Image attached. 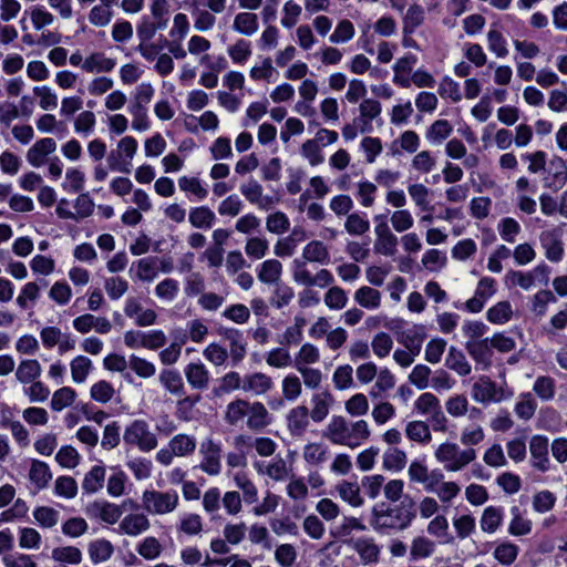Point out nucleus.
Instances as JSON below:
<instances>
[{
	"instance_id": "9b49d317",
	"label": "nucleus",
	"mask_w": 567,
	"mask_h": 567,
	"mask_svg": "<svg viewBox=\"0 0 567 567\" xmlns=\"http://www.w3.org/2000/svg\"><path fill=\"white\" fill-rule=\"evenodd\" d=\"M184 373L187 382L193 389L205 390L209 383V372L206 367L202 363H189L184 369Z\"/></svg>"
},
{
	"instance_id": "0eeeda50",
	"label": "nucleus",
	"mask_w": 567,
	"mask_h": 567,
	"mask_svg": "<svg viewBox=\"0 0 567 567\" xmlns=\"http://www.w3.org/2000/svg\"><path fill=\"white\" fill-rule=\"evenodd\" d=\"M465 349L472 359L483 365L484 369H488L492 365L493 350L488 338L481 340H467Z\"/></svg>"
},
{
	"instance_id": "37998d69",
	"label": "nucleus",
	"mask_w": 567,
	"mask_h": 567,
	"mask_svg": "<svg viewBox=\"0 0 567 567\" xmlns=\"http://www.w3.org/2000/svg\"><path fill=\"white\" fill-rule=\"evenodd\" d=\"M248 406H249V402L246 400L237 399V400L230 402L227 405L225 420L229 424L235 425L238 421H240L247 414Z\"/></svg>"
},
{
	"instance_id": "e433bc0d",
	"label": "nucleus",
	"mask_w": 567,
	"mask_h": 567,
	"mask_svg": "<svg viewBox=\"0 0 567 567\" xmlns=\"http://www.w3.org/2000/svg\"><path fill=\"white\" fill-rule=\"evenodd\" d=\"M512 306L508 301H499L488 309L486 317L492 323L502 324L512 318Z\"/></svg>"
},
{
	"instance_id": "aec40b11",
	"label": "nucleus",
	"mask_w": 567,
	"mask_h": 567,
	"mask_svg": "<svg viewBox=\"0 0 567 567\" xmlns=\"http://www.w3.org/2000/svg\"><path fill=\"white\" fill-rule=\"evenodd\" d=\"M105 468L101 465L93 466L84 476L82 488L87 494H93L103 487Z\"/></svg>"
},
{
	"instance_id": "4be33fe9",
	"label": "nucleus",
	"mask_w": 567,
	"mask_h": 567,
	"mask_svg": "<svg viewBox=\"0 0 567 567\" xmlns=\"http://www.w3.org/2000/svg\"><path fill=\"white\" fill-rule=\"evenodd\" d=\"M159 381L172 394H185L183 378L177 370H163L159 374Z\"/></svg>"
},
{
	"instance_id": "a211bd4d",
	"label": "nucleus",
	"mask_w": 567,
	"mask_h": 567,
	"mask_svg": "<svg viewBox=\"0 0 567 567\" xmlns=\"http://www.w3.org/2000/svg\"><path fill=\"white\" fill-rule=\"evenodd\" d=\"M445 365L455 371L457 374L465 377L471 373V365L467 362L464 353L455 347H450Z\"/></svg>"
},
{
	"instance_id": "393cba45",
	"label": "nucleus",
	"mask_w": 567,
	"mask_h": 567,
	"mask_svg": "<svg viewBox=\"0 0 567 567\" xmlns=\"http://www.w3.org/2000/svg\"><path fill=\"white\" fill-rule=\"evenodd\" d=\"M89 555L94 564L107 560L114 551L111 542L106 539H96L89 544Z\"/></svg>"
},
{
	"instance_id": "338daca9",
	"label": "nucleus",
	"mask_w": 567,
	"mask_h": 567,
	"mask_svg": "<svg viewBox=\"0 0 567 567\" xmlns=\"http://www.w3.org/2000/svg\"><path fill=\"white\" fill-rule=\"evenodd\" d=\"M369 404L364 394L358 393L346 402V410L351 415H363L368 412Z\"/></svg>"
},
{
	"instance_id": "a878e982",
	"label": "nucleus",
	"mask_w": 567,
	"mask_h": 567,
	"mask_svg": "<svg viewBox=\"0 0 567 567\" xmlns=\"http://www.w3.org/2000/svg\"><path fill=\"white\" fill-rule=\"evenodd\" d=\"M333 402V396L329 391L312 396L313 409L310 416L315 422H321L329 413V403Z\"/></svg>"
},
{
	"instance_id": "13d9d810",
	"label": "nucleus",
	"mask_w": 567,
	"mask_h": 567,
	"mask_svg": "<svg viewBox=\"0 0 567 567\" xmlns=\"http://www.w3.org/2000/svg\"><path fill=\"white\" fill-rule=\"evenodd\" d=\"M348 301L344 290L340 287L330 288L326 296L324 302L330 309H342Z\"/></svg>"
},
{
	"instance_id": "6e6d98bb",
	"label": "nucleus",
	"mask_w": 567,
	"mask_h": 567,
	"mask_svg": "<svg viewBox=\"0 0 567 567\" xmlns=\"http://www.w3.org/2000/svg\"><path fill=\"white\" fill-rule=\"evenodd\" d=\"M293 296L295 293L291 287L277 282L274 297L271 298V305L280 309L287 306Z\"/></svg>"
},
{
	"instance_id": "de8ad7c7",
	"label": "nucleus",
	"mask_w": 567,
	"mask_h": 567,
	"mask_svg": "<svg viewBox=\"0 0 567 567\" xmlns=\"http://www.w3.org/2000/svg\"><path fill=\"white\" fill-rule=\"evenodd\" d=\"M452 126L446 120L435 121L427 130L426 137L436 143H441L450 136Z\"/></svg>"
},
{
	"instance_id": "c03bdc74",
	"label": "nucleus",
	"mask_w": 567,
	"mask_h": 567,
	"mask_svg": "<svg viewBox=\"0 0 567 567\" xmlns=\"http://www.w3.org/2000/svg\"><path fill=\"white\" fill-rule=\"evenodd\" d=\"M35 520L41 527L51 528L58 524L59 512L52 507L40 506L33 512Z\"/></svg>"
},
{
	"instance_id": "ea45409f",
	"label": "nucleus",
	"mask_w": 567,
	"mask_h": 567,
	"mask_svg": "<svg viewBox=\"0 0 567 567\" xmlns=\"http://www.w3.org/2000/svg\"><path fill=\"white\" fill-rule=\"evenodd\" d=\"M91 368L92 362L87 357L78 355L74 358L71 362V374L73 381L76 383L84 382Z\"/></svg>"
},
{
	"instance_id": "09e8293b",
	"label": "nucleus",
	"mask_w": 567,
	"mask_h": 567,
	"mask_svg": "<svg viewBox=\"0 0 567 567\" xmlns=\"http://www.w3.org/2000/svg\"><path fill=\"white\" fill-rule=\"evenodd\" d=\"M512 514L514 517L509 524L508 532L515 536H523L529 534L532 530L530 520H526L520 517V511L517 506H514L512 508Z\"/></svg>"
},
{
	"instance_id": "774afa93",
	"label": "nucleus",
	"mask_w": 567,
	"mask_h": 567,
	"mask_svg": "<svg viewBox=\"0 0 567 567\" xmlns=\"http://www.w3.org/2000/svg\"><path fill=\"white\" fill-rule=\"evenodd\" d=\"M555 501L556 498L551 492L543 491L534 496L533 507L538 513H545L554 507Z\"/></svg>"
},
{
	"instance_id": "5fc2aeb1",
	"label": "nucleus",
	"mask_w": 567,
	"mask_h": 567,
	"mask_svg": "<svg viewBox=\"0 0 567 567\" xmlns=\"http://www.w3.org/2000/svg\"><path fill=\"white\" fill-rule=\"evenodd\" d=\"M235 482L236 485L243 491L244 498L247 503H254L257 501V489L245 473H237L235 475Z\"/></svg>"
},
{
	"instance_id": "c9c22d12",
	"label": "nucleus",
	"mask_w": 567,
	"mask_h": 567,
	"mask_svg": "<svg viewBox=\"0 0 567 567\" xmlns=\"http://www.w3.org/2000/svg\"><path fill=\"white\" fill-rule=\"evenodd\" d=\"M169 446L175 455L184 456L195 451L196 441L186 434H178L171 440Z\"/></svg>"
},
{
	"instance_id": "f3484780",
	"label": "nucleus",
	"mask_w": 567,
	"mask_h": 567,
	"mask_svg": "<svg viewBox=\"0 0 567 567\" xmlns=\"http://www.w3.org/2000/svg\"><path fill=\"white\" fill-rule=\"evenodd\" d=\"M120 528L127 535L136 536L150 528V520L144 514H130L122 519Z\"/></svg>"
},
{
	"instance_id": "f257e3e1",
	"label": "nucleus",
	"mask_w": 567,
	"mask_h": 567,
	"mask_svg": "<svg viewBox=\"0 0 567 567\" xmlns=\"http://www.w3.org/2000/svg\"><path fill=\"white\" fill-rule=\"evenodd\" d=\"M416 503L405 495L399 504L381 502L372 507L370 525L380 534L392 535L406 529L416 517Z\"/></svg>"
},
{
	"instance_id": "680f3d73",
	"label": "nucleus",
	"mask_w": 567,
	"mask_h": 567,
	"mask_svg": "<svg viewBox=\"0 0 567 567\" xmlns=\"http://www.w3.org/2000/svg\"><path fill=\"white\" fill-rule=\"evenodd\" d=\"M130 367L137 375L142 378H150L155 373V367L153 363L135 354L130 357Z\"/></svg>"
},
{
	"instance_id": "4468645a",
	"label": "nucleus",
	"mask_w": 567,
	"mask_h": 567,
	"mask_svg": "<svg viewBox=\"0 0 567 567\" xmlns=\"http://www.w3.org/2000/svg\"><path fill=\"white\" fill-rule=\"evenodd\" d=\"M375 221V234H377V244L374 248H394L398 244L396 237L390 230V227L386 221V215H377L374 217Z\"/></svg>"
},
{
	"instance_id": "864d4df0",
	"label": "nucleus",
	"mask_w": 567,
	"mask_h": 567,
	"mask_svg": "<svg viewBox=\"0 0 567 567\" xmlns=\"http://www.w3.org/2000/svg\"><path fill=\"white\" fill-rule=\"evenodd\" d=\"M89 526L84 518L72 517L62 525V533L70 537H79L86 533Z\"/></svg>"
},
{
	"instance_id": "c756f323",
	"label": "nucleus",
	"mask_w": 567,
	"mask_h": 567,
	"mask_svg": "<svg viewBox=\"0 0 567 567\" xmlns=\"http://www.w3.org/2000/svg\"><path fill=\"white\" fill-rule=\"evenodd\" d=\"M233 28L241 34L251 35L258 29L257 16L249 12L238 13L235 17Z\"/></svg>"
},
{
	"instance_id": "49530a36",
	"label": "nucleus",
	"mask_w": 567,
	"mask_h": 567,
	"mask_svg": "<svg viewBox=\"0 0 567 567\" xmlns=\"http://www.w3.org/2000/svg\"><path fill=\"white\" fill-rule=\"evenodd\" d=\"M281 274V264L278 260L271 259L266 260L261 265V269L258 274L260 281L266 284L277 282Z\"/></svg>"
},
{
	"instance_id": "dca6fc26",
	"label": "nucleus",
	"mask_w": 567,
	"mask_h": 567,
	"mask_svg": "<svg viewBox=\"0 0 567 567\" xmlns=\"http://www.w3.org/2000/svg\"><path fill=\"white\" fill-rule=\"evenodd\" d=\"M249 417L247 426L254 431H260L270 424V419L267 409L260 402L249 404Z\"/></svg>"
},
{
	"instance_id": "9d476101",
	"label": "nucleus",
	"mask_w": 567,
	"mask_h": 567,
	"mask_svg": "<svg viewBox=\"0 0 567 567\" xmlns=\"http://www.w3.org/2000/svg\"><path fill=\"white\" fill-rule=\"evenodd\" d=\"M348 545L359 554L364 564L378 561L380 548L372 538L360 537L357 539H350L348 540Z\"/></svg>"
},
{
	"instance_id": "2eb2a0df",
	"label": "nucleus",
	"mask_w": 567,
	"mask_h": 567,
	"mask_svg": "<svg viewBox=\"0 0 567 567\" xmlns=\"http://www.w3.org/2000/svg\"><path fill=\"white\" fill-rule=\"evenodd\" d=\"M309 410L305 405L292 409L288 416V427L292 435H302L309 424Z\"/></svg>"
},
{
	"instance_id": "5701e85b",
	"label": "nucleus",
	"mask_w": 567,
	"mask_h": 567,
	"mask_svg": "<svg viewBox=\"0 0 567 567\" xmlns=\"http://www.w3.org/2000/svg\"><path fill=\"white\" fill-rule=\"evenodd\" d=\"M272 386L271 378L261 372L246 375L244 379L243 390L254 391L257 394L267 392Z\"/></svg>"
},
{
	"instance_id": "603ef678",
	"label": "nucleus",
	"mask_w": 567,
	"mask_h": 567,
	"mask_svg": "<svg viewBox=\"0 0 567 567\" xmlns=\"http://www.w3.org/2000/svg\"><path fill=\"white\" fill-rule=\"evenodd\" d=\"M392 346H393V341H392L391 337L385 332L377 333L371 343L373 352L379 358L386 357L390 353Z\"/></svg>"
},
{
	"instance_id": "e2e57ef3",
	"label": "nucleus",
	"mask_w": 567,
	"mask_h": 567,
	"mask_svg": "<svg viewBox=\"0 0 567 567\" xmlns=\"http://www.w3.org/2000/svg\"><path fill=\"white\" fill-rule=\"evenodd\" d=\"M56 462L68 468H73L79 463V454L72 446H63L55 455Z\"/></svg>"
},
{
	"instance_id": "79ce46f5",
	"label": "nucleus",
	"mask_w": 567,
	"mask_h": 567,
	"mask_svg": "<svg viewBox=\"0 0 567 567\" xmlns=\"http://www.w3.org/2000/svg\"><path fill=\"white\" fill-rule=\"evenodd\" d=\"M519 548L517 545L505 542L499 544L494 550V557L502 565H511L513 564L518 555Z\"/></svg>"
},
{
	"instance_id": "ddd939ff",
	"label": "nucleus",
	"mask_w": 567,
	"mask_h": 567,
	"mask_svg": "<svg viewBox=\"0 0 567 567\" xmlns=\"http://www.w3.org/2000/svg\"><path fill=\"white\" fill-rule=\"evenodd\" d=\"M322 435L334 444H343L347 442V439L351 437L347 421L343 416H333Z\"/></svg>"
},
{
	"instance_id": "473e14b6",
	"label": "nucleus",
	"mask_w": 567,
	"mask_h": 567,
	"mask_svg": "<svg viewBox=\"0 0 567 567\" xmlns=\"http://www.w3.org/2000/svg\"><path fill=\"white\" fill-rule=\"evenodd\" d=\"M114 66L115 61L105 58L102 53L91 54L83 63V69L87 72H93L94 70L99 72H110Z\"/></svg>"
},
{
	"instance_id": "b1692460",
	"label": "nucleus",
	"mask_w": 567,
	"mask_h": 567,
	"mask_svg": "<svg viewBox=\"0 0 567 567\" xmlns=\"http://www.w3.org/2000/svg\"><path fill=\"white\" fill-rule=\"evenodd\" d=\"M29 478L37 485L38 489L47 487L52 478L48 464L42 461L34 460L31 464Z\"/></svg>"
},
{
	"instance_id": "3c124183",
	"label": "nucleus",
	"mask_w": 567,
	"mask_h": 567,
	"mask_svg": "<svg viewBox=\"0 0 567 567\" xmlns=\"http://www.w3.org/2000/svg\"><path fill=\"white\" fill-rule=\"evenodd\" d=\"M120 430L121 426L116 421H113L105 426L101 442L103 449L111 450L118 445L121 441Z\"/></svg>"
},
{
	"instance_id": "4d7b16f0",
	"label": "nucleus",
	"mask_w": 567,
	"mask_h": 567,
	"mask_svg": "<svg viewBox=\"0 0 567 567\" xmlns=\"http://www.w3.org/2000/svg\"><path fill=\"white\" fill-rule=\"evenodd\" d=\"M113 394H114L113 386L111 385V383H109L104 380L96 382L91 388V398L94 401H97L101 403L109 402L113 398Z\"/></svg>"
},
{
	"instance_id": "bb28decb",
	"label": "nucleus",
	"mask_w": 567,
	"mask_h": 567,
	"mask_svg": "<svg viewBox=\"0 0 567 567\" xmlns=\"http://www.w3.org/2000/svg\"><path fill=\"white\" fill-rule=\"evenodd\" d=\"M473 389L474 398L477 401L485 402L501 400L495 382L491 381L488 378H482L481 383H475Z\"/></svg>"
},
{
	"instance_id": "8fccbe9b",
	"label": "nucleus",
	"mask_w": 567,
	"mask_h": 567,
	"mask_svg": "<svg viewBox=\"0 0 567 567\" xmlns=\"http://www.w3.org/2000/svg\"><path fill=\"white\" fill-rule=\"evenodd\" d=\"M54 492L59 496L66 498H73L78 493L76 481L71 476H60L55 481Z\"/></svg>"
},
{
	"instance_id": "58836bf2",
	"label": "nucleus",
	"mask_w": 567,
	"mask_h": 567,
	"mask_svg": "<svg viewBox=\"0 0 567 567\" xmlns=\"http://www.w3.org/2000/svg\"><path fill=\"white\" fill-rule=\"evenodd\" d=\"M76 393L69 386H63L53 393L51 400V409L53 411H61L70 406L75 400Z\"/></svg>"
},
{
	"instance_id": "4c0bfd02",
	"label": "nucleus",
	"mask_w": 567,
	"mask_h": 567,
	"mask_svg": "<svg viewBox=\"0 0 567 567\" xmlns=\"http://www.w3.org/2000/svg\"><path fill=\"white\" fill-rule=\"evenodd\" d=\"M340 497L352 506H360L363 499L360 496V487L357 483L343 481L338 485Z\"/></svg>"
},
{
	"instance_id": "423d86ee",
	"label": "nucleus",
	"mask_w": 567,
	"mask_h": 567,
	"mask_svg": "<svg viewBox=\"0 0 567 567\" xmlns=\"http://www.w3.org/2000/svg\"><path fill=\"white\" fill-rule=\"evenodd\" d=\"M218 333L229 341L230 357L234 365H237L246 355V341L243 332L234 328H219Z\"/></svg>"
},
{
	"instance_id": "7c9ffc66",
	"label": "nucleus",
	"mask_w": 567,
	"mask_h": 567,
	"mask_svg": "<svg viewBox=\"0 0 567 567\" xmlns=\"http://www.w3.org/2000/svg\"><path fill=\"white\" fill-rule=\"evenodd\" d=\"M434 548V542L424 536H419L414 538L412 542L410 549V559L417 560L421 558L430 557L433 554Z\"/></svg>"
},
{
	"instance_id": "f03ea898",
	"label": "nucleus",
	"mask_w": 567,
	"mask_h": 567,
	"mask_svg": "<svg viewBox=\"0 0 567 567\" xmlns=\"http://www.w3.org/2000/svg\"><path fill=\"white\" fill-rule=\"evenodd\" d=\"M123 440L128 445H137L141 451H152L157 446L155 434L143 420H135L124 431Z\"/></svg>"
},
{
	"instance_id": "bf43d9fd",
	"label": "nucleus",
	"mask_w": 567,
	"mask_h": 567,
	"mask_svg": "<svg viewBox=\"0 0 567 567\" xmlns=\"http://www.w3.org/2000/svg\"><path fill=\"white\" fill-rule=\"evenodd\" d=\"M557 298L550 290L538 291L533 299V311L537 316H544L546 312L547 305L549 302H556Z\"/></svg>"
},
{
	"instance_id": "6ab92c4d",
	"label": "nucleus",
	"mask_w": 567,
	"mask_h": 567,
	"mask_svg": "<svg viewBox=\"0 0 567 567\" xmlns=\"http://www.w3.org/2000/svg\"><path fill=\"white\" fill-rule=\"evenodd\" d=\"M548 173L553 176V183H546L547 187H554L555 189L561 188L567 182V165L566 162L559 157L554 156L548 166Z\"/></svg>"
},
{
	"instance_id": "412c9836",
	"label": "nucleus",
	"mask_w": 567,
	"mask_h": 567,
	"mask_svg": "<svg viewBox=\"0 0 567 567\" xmlns=\"http://www.w3.org/2000/svg\"><path fill=\"white\" fill-rule=\"evenodd\" d=\"M41 365L38 360H22L16 371V377L21 383L33 382L41 374Z\"/></svg>"
},
{
	"instance_id": "0e129e2a",
	"label": "nucleus",
	"mask_w": 567,
	"mask_h": 567,
	"mask_svg": "<svg viewBox=\"0 0 567 567\" xmlns=\"http://www.w3.org/2000/svg\"><path fill=\"white\" fill-rule=\"evenodd\" d=\"M535 393L543 400H549L555 394V383L549 377H539L534 384Z\"/></svg>"
},
{
	"instance_id": "39448f33",
	"label": "nucleus",
	"mask_w": 567,
	"mask_h": 567,
	"mask_svg": "<svg viewBox=\"0 0 567 567\" xmlns=\"http://www.w3.org/2000/svg\"><path fill=\"white\" fill-rule=\"evenodd\" d=\"M220 452L221 449L213 440L208 439L200 444V453L204 455V461L200 468L209 475H217L220 473Z\"/></svg>"
},
{
	"instance_id": "2f4dec72",
	"label": "nucleus",
	"mask_w": 567,
	"mask_h": 567,
	"mask_svg": "<svg viewBox=\"0 0 567 567\" xmlns=\"http://www.w3.org/2000/svg\"><path fill=\"white\" fill-rule=\"evenodd\" d=\"M424 20V10L419 4L411 6L403 19V34H412Z\"/></svg>"
},
{
	"instance_id": "1a4fd4ad",
	"label": "nucleus",
	"mask_w": 567,
	"mask_h": 567,
	"mask_svg": "<svg viewBox=\"0 0 567 567\" xmlns=\"http://www.w3.org/2000/svg\"><path fill=\"white\" fill-rule=\"evenodd\" d=\"M56 150V143L51 137L37 141L27 153V159L33 167H40L45 163V156Z\"/></svg>"
},
{
	"instance_id": "6e6552de",
	"label": "nucleus",
	"mask_w": 567,
	"mask_h": 567,
	"mask_svg": "<svg viewBox=\"0 0 567 567\" xmlns=\"http://www.w3.org/2000/svg\"><path fill=\"white\" fill-rule=\"evenodd\" d=\"M530 455L533 458V466L542 472L549 468L548 460V440L542 435H535L529 443Z\"/></svg>"
},
{
	"instance_id": "cd10ccee",
	"label": "nucleus",
	"mask_w": 567,
	"mask_h": 567,
	"mask_svg": "<svg viewBox=\"0 0 567 567\" xmlns=\"http://www.w3.org/2000/svg\"><path fill=\"white\" fill-rule=\"evenodd\" d=\"M354 300L367 309H375L380 306L381 293L379 290L364 286L354 293Z\"/></svg>"
},
{
	"instance_id": "f704fd0d",
	"label": "nucleus",
	"mask_w": 567,
	"mask_h": 567,
	"mask_svg": "<svg viewBox=\"0 0 567 567\" xmlns=\"http://www.w3.org/2000/svg\"><path fill=\"white\" fill-rule=\"evenodd\" d=\"M52 558L63 564L78 565L82 560V553L78 547H56L52 550Z\"/></svg>"
},
{
	"instance_id": "72a5a7b5",
	"label": "nucleus",
	"mask_w": 567,
	"mask_h": 567,
	"mask_svg": "<svg viewBox=\"0 0 567 567\" xmlns=\"http://www.w3.org/2000/svg\"><path fill=\"white\" fill-rule=\"evenodd\" d=\"M406 464V454L396 447L389 449L383 454V467L389 471H401Z\"/></svg>"
},
{
	"instance_id": "f8f14e48",
	"label": "nucleus",
	"mask_w": 567,
	"mask_h": 567,
	"mask_svg": "<svg viewBox=\"0 0 567 567\" xmlns=\"http://www.w3.org/2000/svg\"><path fill=\"white\" fill-rule=\"evenodd\" d=\"M426 337L424 326H413L402 332L399 341L414 355L421 352L422 343Z\"/></svg>"
},
{
	"instance_id": "69168bd1",
	"label": "nucleus",
	"mask_w": 567,
	"mask_h": 567,
	"mask_svg": "<svg viewBox=\"0 0 567 567\" xmlns=\"http://www.w3.org/2000/svg\"><path fill=\"white\" fill-rule=\"evenodd\" d=\"M446 262V257L441 250H427L422 258L423 266L431 270H440Z\"/></svg>"
},
{
	"instance_id": "7ed1b4c3",
	"label": "nucleus",
	"mask_w": 567,
	"mask_h": 567,
	"mask_svg": "<svg viewBox=\"0 0 567 567\" xmlns=\"http://www.w3.org/2000/svg\"><path fill=\"white\" fill-rule=\"evenodd\" d=\"M178 503V495L175 491L157 492L145 491L143 493L144 508L151 514H165L174 511Z\"/></svg>"
},
{
	"instance_id": "a18cd8bd",
	"label": "nucleus",
	"mask_w": 567,
	"mask_h": 567,
	"mask_svg": "<svg viewBox=\"0 0 567 567\" xmlns=\"http://www.w3.org/2000/svg\"><path fill=\"white\" fill-rule=\"evenodd\" d=\"M215 214L206 206L194 208L189 213V221L194 227L197 228H209L212 226Z\"/></svg>"
},
{
	"instance_id": "c85d7f7f",
	"label": "nucleus",
	"mask_w": 567,
	"mask_h": 567,
	"mask_svg": "<svg viewBox=\"0 0 567 567\" xmlns=\"http://www.w3.org/2000/svg\"><path fill=\"white\" fill-rule=\"evenodd\" d=\"M503 520L502 508L488 506L484 509L481 518V528L486 533H494Z\"/></svg>"
},
{
	"instance_id": "a19ab883",
	"label": "nucleus",
	"mask_w": 567,
	"mask_h": 567,
	"mask_svg": "<svg viewBox=\"0 0 567 567\" xmlns=\"http://www.w3.org/2000/svg\"><path fill=\"white\" fill-rule=\"evenodd\" d=\"M410 440L426 443L431 440V432L427 424L423 421H412L408 423L405 429Z\"/></svg>"
},
{
	"instance_id": "052dcab7",
	"label": "nucleus",
	"mask_w": 567,
	"mask_h": 567,
	"mask_svg": "<svg viewBox=\"0 0 567 567\" xmlns=\"http://www.w3.org/2000/svg\"><path fill=\"white\" fill-rule=\"evenodd\" d=\"M431 374V369L424 364H417L413 368L411 374L409 375V380L413 383L417 389L423 390L429 385V377Z\"/></svg>"
},
{
	"instance_id": "20e7f679",
	"label": "nucleus",
	"mask_w": 567,
	"mask_h": 567,
	"mask_svg": "<svg viewBox=\"0 0 567 567\" xmlns=\"http://www.w3.org/2000/svg\"><path fill=\"white\" fill-rule=\"evenodd\" d=\"M329 259L328 250H303L302 259L293 260V278L297 282L306 286H312V276L306 269L307 261L327 262Z\"/></svg>"
}]
</instances>
